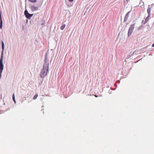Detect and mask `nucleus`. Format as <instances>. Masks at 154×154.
<instances>
[{"label": "nucleus", "mask_w": 154, "mask_h": 154, "mask_svg": "<svg viewBox=\"0 0 154 154\" xmlns=\"http://www.w3.org/2000/svg\"><path fill=\"white\" fill-rule=\"evenodd\" d=\"M49 71V61L47 57L45 56L44 63L43 65V68L40 73V76L42 78H44L47 75Z\"/></svg>", "instance_id": "1"}, {"label": "nucleus", "mask_w": 154, "mask_h": 154, "mask_svg": "<svg viewBox=\"0 0 154 154\" xmlns=\"http://www.w3.org/2000/svg\"><path fill=\"white\" fill-rule=\"evenodd\" d=\"M149 6H149L147 10V12L148 14V16L145 19V20L144 23V24H145L147 23L151 16V8H150Z\"/></svg>", "instance_id": "2"}, {"label": "nucleus", "mask_w": 154, "mask_h": 154, "mask_svg": "<svg viewBox=\"0 0 154 154\" xmlns=\"http://www.w3.org/2000/svg\"><path fill=\"white\" fill-rule=\"evenodd\" d=\"M134 24L131 25L128 30V36L129 37L130 36L131 34L133 31L134 28Z\"/></svg>", "instance_id": "3"}, {"label": "nucleus", "mask_w": 154, "mask_h": 154, "mask_svg": "<svg viewBox=\"0 0 154 154\" xmlns=\"http://www.w3.org/2000/svg\"><path fill=\"white\" fill-rule=\"evenodd\" d=\"M4 51V50H2L1 53V56L0 59V65H4L3 63Z\"/></svg>", "instance_id": "4"}, {"label": "nucleus", "mask_w": 154, "mask_h": 154, "mask_svg": "<svg viewBox=\"0 0 154 154\" xmlns=\"http://www.w3.org/2000/svg\"><path fill=\"white\" fill-rule=\"evenodd\" d=\"M130 12V11H129L128 12H127V14H126V15L125 16V18H124V22H125L127 21L128 18V17L129 15V14Z\"/></svg>", "instance_id": "5"}, {"label": "nucleus", "mask_w": 154, "mask_h": 154, "mask_svg": "<svg viewBox=\"0 0 154 154\" xmlns=\"http://www.w3.org/2000/svg\"><path fill=\"white\" fill-rule=\"evenodd\" d=\"M2 17L1 12L0 10V28L2 29Z\"/></svg>", "instance_id": "6"}, {"label": "nucleus", "mask_w": 154, "mask_h": 154, "mask_svg": "<svg viewBox=\"0 0 154 154\" xmlns=\"http://www.w3.org/2000/svg\"><path fill=\"white\" fill-rule=\"evenodd\" d=\"M24 14L26 17L27 19H29V13L27 10L26 9L24 12Z\"/></svg>", "instance_id": "7"}, {"label": "nucleus", "mask_w": 154, "mask_h": 154, "mask_svg": "<svg viewBox=\"0 0 154 154\" xmlns=\"http://www.w3.org/2000/svg\"><path fill=\"white\" fill-rule=\"evenodd\" d=\"M31 9L32 11H34L37 10L38 9V8L32 5L31 7Z\"/></svg>", "instance_id": "8"}, {"label": "nucleus", "mask_w": 154, "mask_h": 154, "mask_svg": "<svg viewBox=\"0 0 154 154\" xmlns=\"http://www.w3.org/2000/svg\"><path fill=\"white\" fill-rule=\"evenodd\" d=\"M66 26L65 24H63L61 25L60 27V29L61 30H63L64 29Z\"/></svg>", "instance_id": "9"}, {"label": "nucleus", "mask_w": 154, "mask_h": 154, "mask_svg": "<svg viewBox=\"0 0 154 154\" xmlns=\"http://www.w3.org/2000/svg\"><path fill=\"white\" fill-rule=\"evenodd\" d=\"M2 50H4V43L3 41H2Z\"/></svg>", "instance_id": "10"}, {"label": "nucleus", "mask_w": 154, "mask_h": 154, "mask_svg": "<svg viewBox=\"0 0 154 154\" xmlns=\"http://www.w3.org/2000/svg\"><path fill=\"white\" fill-rule=\"evenodd\" d=\"M12 98H13V100L14 101V103H15L16 101H15V98L14 94V93L12 95Z\"/></svg>", "instance_id": "11"}, {"label": "nucleus", "mask_w": 154, "mask_h": 154, "mask_svg": "<svg viewBox=\"0 0 154 154\" xmlns=\"http://www.w3.org/2000/svg\"><path fill=\"white\" fill-rule=\"evenodd\" d=\"M38 94H36L33 97V99L34 100H35L36 99L37 97H38Z\"/></svg>", "instance_id": "12"}, {"label": "nucleus", "mask_w": 154, "mask_h": 154, "mask_svg": "<svg viewBox=\"0 0 154 154\" xmlns=\"http://www.w3.org/2000/svg\"><path fill=\"white\" fill-rule=\"evenodd\" d=\"M144 26L143 25H142L138 28V29L139 30H140Z\"/></svg>", "instance_id": "13"}, {"label": "nucleus", "mask_w": 154, "mask_h": 154, "mask_svg": "<svg viewBox=\"0 0 154 154\" xmlns=\"http://www.w3.org/2000/svg\"><path fill=\"white\" fill-rule=\"evenodd\" d=\"M45 24V20H42V23H41L42 25H44Z\"/></svg>", "instance_id": "14"}, {"label": "nucleus", "mask_w": 154, "mask_h": 154, "mask_svg": "<svg viewBox=\"0 0 154 154\" xmlns=\"http://www.w3.org/2000/svg\"><path fill=\"white\" fill-rule=\"evenodd\" d=\"M29 1L33 3H35L36 2V0H29Z\"/></svg>", "instance_id": "15"}, {"label": "nucleus", "mask_w": 154, "mask_h": 154, "mask_svg": "<svg viewBox=\"0 0 154 154\" xmlns=\"http://www.w3.org/2000/svg\"><path fill=\"white\" fill-rule=\"evenodd\" d=\"M33 15V14H29V19L30 17H32Z\"/></svg>", "instance_id": "16"}, {"label": "nucleus", "mask_w": 154, "mask_h": 154, "mask_svg": "<svg viewBox=\"0 0 154 154\" xmlns=\"http://www.w3.org/2000/svg\"><path fill=\"white\" fill-rule=\"evenodd\" d=\"M68 1H69V2H73V0H68Z\"/></svg>", "instance_id": "17"}, {"label": "nucleus", "mask_w": 154, "mask_h": 154, "mask_svg": "<svg viewBox=\"0 0 154 154\" xmlns=\"http://www.w3.org/2000/svg\"><path fill=\"white\" fill-rule=\"evenodd\" d=\"M24 26H22V30H24Z\"/></svg>", "instance_id": "18"}, {"label": "nucleus", "mask_w": 154, "mask_h": 154, "mask_svg": "<svg viewBox=\"0 0 154 154\" xmlns=\"http://www.w3.org/2000/svg\"><path fill=\"white\" fill-rule=\"evenodd\" d=\"M28 19H26V23H28Z\"/></svg>", "instance_id": "19"}, {"label": "nucleus", "mask_w": 154, "mask_h": 154, "mask_svg": "<svg viewBox=\"0 0 154 154\" xmlns=\"http://www.w3.org/2000/svg\"><path fill=\"white\" fill-rule=\"evenodd\" d=\"M152 47H154V43L152 44Z\"/></svg>", "instance_id": "20"}, {"label": "nucleus", "mask_w": 154, "mask_h": 154, "mask_svg": "<svg viewBox=\"0 0 154 154\" xmlns=\"http://www.w3.org/2000/svg\"><path fill=\"white\" fill-rule=\"evenodd\" d=\"M143 20L142 21V23H143Z\"/></svg>", "instance_id": "21"}, {"label": "nucleus", "mask_w": 154, "mask_h": 154, "mask_svg": "<svg viewBox=\"0 0 154 154\" xmlns=\"http://www.w3.org/2000/svg\"><path fill=\"white\" fill-rule=\"evenodd\" d=\"M154 5V4H152V5Z\"/></svg>", "instance_id": "22"}, {"label": "nucleus", "mask_w": 154, "mask_h": 154, "mask_svg": "<svg viewBox=\"0 0 154 154\" xmlns=\"http://www.w3.org/2000/svg\"><path fill=\"white\" fill-rule=\"evenodd\" d=\"M95 97H97V96H96V95H95Z\"/></svg>", "instance_id": "23"}, {"label": "nucleus", "mask_w": 154, "mask_h": 154, "mask_svg": "<svg viewBox=\"0 0 154 154\" xmlns=\"http://www.w3.org/2000/svg\"><path fill=\"white\" fill-rule=\"evenodd\" d=\"M43 106H42V107H43Z\"/></svg>", "instance_id": "24"}, {"label": "nucleus", "mask_w": 154, "mask_h": 154, "mask_svg": "<svg viewBox=\"0 0 154 154\" xmlns=\"http://www.w3.org/2000/svg\"><path fill=\"white\" fill-rule=\"evenodd\" d=\"M25 1L26 2V0H25Z\"/></svg>", "instance_id": "25"}]
</instances>
